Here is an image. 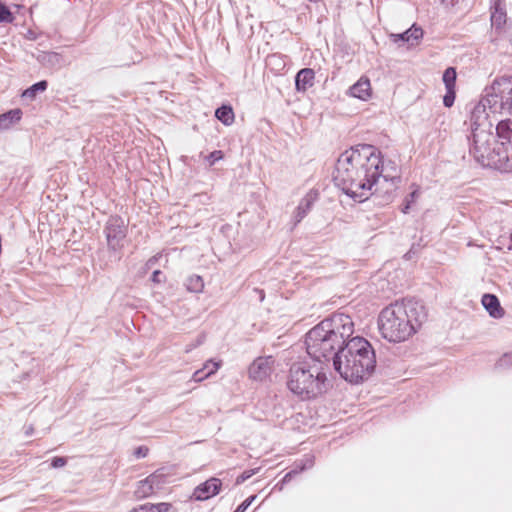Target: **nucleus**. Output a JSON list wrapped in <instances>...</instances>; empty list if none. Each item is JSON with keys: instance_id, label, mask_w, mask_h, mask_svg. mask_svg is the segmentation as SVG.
Masks as SVG:
<instances>
[{"instance_id": "f257e3e1", "label": "nucleus", "mask_w": 512, "mask_h": 512, "mask_svg": "<svg viewBox=\"0 0 512 512\" xmlns=\"http://www.w3.org/2000/svg\"><path fill=\"white\" fill-rule=\"evenodd\" d=\"M427 319L425 306L415 299L391 303L379 314L378 326L389 342H402L414 335Z\"/></svg>"}, {"instance_id": "f03ea898", "label": "nucleus", "mask_w": 512, "mask_h": 512, "mask_svg": "<svg viewBox=\"0 0 512 512\" xmlns=\"http://www.w3.org/2000/svg\"><path fill=\"white\" fill-rule=\"evenodd\" d=\"M354 333V323L349 315L336 313L313 327L305 338L308 355L315 361H328L343 347Z\"/></svg>"}, {"instance_id": "7ed1b4c3", "label": "nucleus", "mask_w": 512, "mask_h": 512, "mask_svg": "<svg viewBox=\"0 0 512 512\" xmlns=\"http://www.w3.org/2000/svg\"><path fill=\"white\" fill-rule=\"evenodd\" d=\"M333 366L344 380L359 383L374 372L375 351L363 337L348 338L343 347L335 353Z\"/></svg>"}, {"instance_id": "20e7f679", "label": "nucleus", "mask_w": 512, "mask_h": 512, "mask_svg": "<svg viewBox=\"0 0 512 512\" xmlns=\"http://www.w3.org/2000/svg\"><path fill=\"white\" fill-rule=\"evenodd\" d=\"M287 386L302 400H309L326 392L329 381L321 364L298 362L290 367Z\"/></svg>"}, {"instance_id": "39448f33", "label": "nucleus", "mask_w": 512, "mask_h": 512, "mask_svg": "<svg viewBox=\"0 0 512 512\" xmlns=\"http://www.w3.org/2000/svg\"><path fill=\"white\" fill-rule=\"evenodd\" d=\"M364 160H368L367 151L359 152V145L352 147L339 156L333 173L335 185L359 202L363 201V196L367 191L364 188L365 183L356 178L358 176L357 169L361 168V163Z\"/></svg>"}, {"instance_id": "423d86ee", "label": "nucleus", "mask_w": 512, "mask_h": 512, "mask_svg": "<svg viewBox=\"0 0 512 512\" xmlns=\"http://www.w3.org/2000/svg\"><path fill=\"white\" fill-rule=\"evenodd\" d=\"M467 139L470 155L483 167L501 170V167L505 166L507 161L505 149L502 147L499 138L496 141L490 129H480L477 132H471Z\"/></svg>"}, {"instance_id": "0eeeda50", "label": "nucleus", "mask_w": 512, "mask_h": 512, "mask_svg": "<svg viewBox=\"0 0 512 512\" xmlns=\"http://www.w3.org/2000/svg\"><path fill=\"white\" fill-rule=\"evenodd\" d=\"M486 101L490 104V112L506 118L512 126V77L495 79L486 89Z\"/></svg>"}, {"instance_id": "6e6552de", "label": "nucleus", "mask_w": 512, "mask_h": 512, "mask_svg": "<svg viewBox=\"0 0 512 512\" xmlns=\"http://www.w3.org/2000/svg\"><path fill=\"white\" fill-rule=\"evenodd\" d=\"M367 151V161L364 160L361 163V168L358 170V176L356 178L360 179L361 182L365 183L366 193L363 196V201L368 199L370 195H372V189L375 185L376 179L379 177V167L381 163L380 154L377 152V149L372 145H359V152Z\"/></svg>"}, {"instance_id": "1a4fd4ad", "label": "nucleus", "mask_w": 512, "mask_h": 512, "mask_svg": "<svg viewBox=\"0 0 512 512\" xmlns=\"http://www.w3.org/2000/svg\"><path fill=\"white\" fill-rule=\"evenodd\" d=\"M105 235L109 249L119 251L124 246L127 227L120 217H110L105 226Z\"/></svg>"}, {"instance_id": "9d476101", "label": "nucleus", "mask_w": 512, "mask_h": 512, "mask_svg": "<svg viewBox=\"0 0 512 512\" xmlns=\"http://www.w3.org/2000/svg\"><path fill=\"white\" fill-rule=\"evenodd\" d=\"M487 109L490 110V104L486 101V95L474 106L470 114V128L471 132H477L480 129L492 128V123L489 121Z\"/></svg>"}, {"instance_id": "9b49d317", "label": "nucleus", "mask_w": 512, "mask_h": 512, "mask_svg": "<svg viewBox=\"0 0 512 512\" xmlns=\"http://www.w3.org/2000/svg\"><path fill=\"white\" fill-rule=\"evenodd\" d=\"M509 121H499L496 126L497 138L501 140L502 147L505 149L507 161L501 170L512 171V126Z\"/></svg>"}, {"instance_id": "f8f14e48", "label": "nucleus", "mask_w": 512, "mask_h": 512, "mask_svg": "<svg viewBox=\"0 0 512 512\" xmlns=\"http://www.w3.org/2000/svg\"><path fill=\"white\" fill-rule=\"evenodd\" d=\"M273 363L272 357L257 358L249 368L250 377L254 380H264L270 375Z\"/></svg>"}, {"instance_id": "ddd939ff", "label": "nucleus", "mask_w": 512, "mask_h": 512, "mask_svg": "<svg viewBox=\"0 0 512 512\" xmlns=\"http://www.w3.org/2000/svg\"><path fill=\"white\" fill-rule=\"evenodd\" d=\"M221 481L217 478H210L206 482L198 485L193 492L195 500H207L220 492Z\"/></svg>"}, {"instance_id": "4468645a", "label": "nucleus", "mask_w": 512, "mask_h": 512, "mask_svg": "<svg viewBox=\"0 0 512 512\" xmlns=\"http://www.w3.org/2000/svg\"><path fill=\"white\" fill-rule=\"evenodd\" d=\"M399 183L400 180L379 179L378 177L372 189V194L382 196L384 202H390L393 198V192L398 188Z\"/></svg>"}, {"instance_id": "2eb2a0df", "label": "nucleus", "mask_w": 512, "mask_h": 512, "mask_svg": "<svg viewBox=\"0 0 512 512\" xmlns=\"http://www.w3.org/2000/svg\"><path fill=\"white\" fill-rule=\"evenodd\" d=\"M372 89L370 80L362 76L354 85L349 88V95L366 101L371 97Z\"/></svg>"}, {"instance_id": "dca6fc26", "label": "nucleus", "mask_w": 512, "mask_h": 512, "mask_svg": "<svg viewBox=\"0 0 512 512\" xmlns=\"http://www.w3.org/2000/svg\"><path fill=\"white\" fill-rule=\"evenodd\" d=\"M315 72L311 68L301 69L295 77V88L298 92H306L314 85Z\"/></svg>"}, {"instance_id": "f3484780", "label": "nucleus", "mask_w": 512, "mask_h": 512, "mask_svg": "<svg viewBox=\"0 0 512 512\" xmlns=\"http://www.w3.org/2000/svg\"><path fill=\"white\" fill-rule=\"evenodd\" d=\"M401 180L398 164L391 159L381 158L379 179Z\"/></svg>"}, {"instance_id": "a211bd4d", "label": "nucleus", "mask_w": 512, "mask_h": 512, "mask_svg": "<svg viewBox=\"0 0 512 512\" xmlns=\"http://www.w3.org/2000/svg\"><path fill=\"white\" fill-rule=\"evenodd\" d=\"M481 302L491 317L496 319L503 317L504 309L501 307L499 299L495 295L484 294Z\"/></svg>"}, {"instance_id": "6ab92c4d", "label": "nucleus", "mask_w": 512, "mask_h": 512, "mask_svg": "<svg viewBox=\"0 0 512 512\" xmlns=\"http://www.w3.org/2000/svg\"><path fill=\"white\" fill-rule=\"evenodd\" d=\"M423 31L419 27L412 26L408 30L400 34H391V38L394 42H407L410 45H415L418 43L419 39L422 38Z\"/></svg>"}, {"instance_id": "aec40b11", "label": "nucleus", "mask_w": 512, "mask_h": 512, "mask_svg": "<svg viewBox=\"0 0 512 512\" xmlns=\"http://www.w3.org/2000/svg\"><path fill=\"white\" fill-rule=\"evenodd\" d=\"M316 200V194L310 192L300 201L294 213V221L295 224H298L302 221V219L307 215L310 211L313 203Z\"/></svg>"}, {"instance_id": "412c9836", "label": "nucleus", "mask_w": 512, "mask_h": 512, "mask_svg": "<svg viewBox=\"0 0 512 512\" xmlns=\"http://www.w3.org/2000/svg\"><path fill=\"white\" fill-rule=\"evenodd\" d=\"M22 111L20 109H12L0 115V131L9 129L14 123L21 119Z\"/></svg>"}, {"instance_id": "4be33fe9", "label": "nucleus", "mask_w": 512, "mask_h": 512, "mask_svg": "<svg viewBox=\"0 0 512 512\" xmlns=\"http://www.w3.org/2000/svg\"><path fill=\"white\" fill-rule=\"evenodd\" d=\"M153 479L154 477H147L137 483L134 494L138 499L149 497L155 492L153 488Z\"/></svg>"}, {"instance_id": "5701e85b", "label": "nucleus", "mask_w": 512, "mask_h": 512, "mask_svg": "<svg viewBox=\"0 0 512 512\" xmlns=\"http://www.w3.org/2000/svg\"><path fill=\"white\" fill-rule=\"evenodd\" d=\"M216 118L224 125H231L234 122V112L230 106L223 105L215 112Z\"/></svg>"}, {"instance_id": "b1692460", "label": "nucleus", "mask_w": 512, "mask_h": 512, "mask_svg": "<svg viewBox=\"0 0 512 512\" xmlns=\"http://www.w3.org/2000/svg\"><path fill=\"white\" fill-rule=\"evenodd\" d=\"M38 59L43 65L55 67L61 65L62 57L56 52H45Z\"/></svg>"}, {"instance_id": "393cba45", "label": "nucleus", "mask_w": 512, "mask_h": 512, "mask_svg": "<svg viewBox=\"0 0 512 512\" xmlns=\"http://www.w3.org/2000/svg\"><path fill=\"white\" fill-rule=\"evenodd\" d=\"M506 22V12L499 6H495L494 11L491 14L492 26L496 29H501Z\"/></svg>"}, {"instance_id": "a878e982", "label": "nucleus", "mask_w": 512, "mask_h": 512, "mask_svg": "<svg viewBox=\"0 0 512 512\" xmlns=\"http://www.w3.org/2000/svg\"><path fill=\"white\" fill-rule=\"evenodd\" d=\"M186 287L190 292L199 293L204 288V282L199 275L189 276L186 280Z\"/></svg>"}, {"instance_id": "bb28decb", "label": "nucleus", "mask_w": 512, "mask_h": 512, "mask_svg": "<svg viewBox=\"0 0 512 512\" xmlns=\"http://www.w3.org/2000/svg\"><path fill=\"white\" fill-rule=\"evenodd\" d=\"M48 83L45 80L39 81L26 89L22 96L29 99H34L38 92H44L47 89Z\"/></svg>"}, {"instance_id": "cd10ccee", "label": "nucleus", "mask_w": 512, "mask_h": 512, "mask_svg": "<svg viewBox=\"0 0 512 512\" xmlns=\"http://www.w3.org/2000/svg\"><path fill=\"white\" fill-rule=\"evenodd\" d=\"M456 70L453 67L447 68L443 73V82L446 89L455 88Z\"/></svg>"}, {"instance_id": "c85d7f7f", "label": "nucleus", "mask_w": 512, "mask_h": 512, "mask_svg": "<svg viewBox=\"0 0 512 512\" xmlns=\"http://www.w3.org/2000/svg\"><path fill=\"white\" fill-rule=\"evenodd\" d=\"M419 195H420L419 189H415L405 198V203L402 208L403 213L406 214L409 212V210L412 207V204H414L416 202Z\"/></svg>"}, {"instance_id": "c756f323", "label": "nucleus", "mask_w": 512, "mask_h": 512, "mask_svg": "<svg viewBox=\"0 0 512 512\" xmlns=\"http://www.w3.org/2000/svg\"><path fill=\"white\" fill-rule=\"evenodd\" d=\"M216 372H217V366H215V365H212V368L208 372H203V370L199 369L193 373L192 380L194 382H201Z\"/></svg>"}, {"instance_id": "7c9ffc66", "label": "nucleus", "mask_w": 512, "mask_h": 512, "mask_svg": "<svg viewBox=\"0 0 512 512\" xmlns=\"http://www.w3.org/2000/svg\"><path fill=\"white\" fill-rule=\"evenodd\" d=\"M148 477H154V479H153L154 490L160 489L162 487V485L165 483L164 474L160 473L159 471L154 472L153 474L149 475Z\"/></svg>"}, {"instance_id": "2f4dec72", "label": "nucleus", "mask_w": 512, "mask_h": 512, "mask_svg": "<svg viewBox=\"0 0 512 512\" xmlns=\"http://www.w3.org/2000/svg\"><path fill=\"white\" fill-rule=\"evenodd\" d=\"M455 101V88L446 89V94L443 97V104L445 107H451Z\"/></svg>"}, {"instance_id": "473e14b6", "label": "nucleus", "mask_w": 512, "mask_h": 512, "mask_svg": "<svg viewBox=\"0 0 512 512\" xmlns=\"http://www.w3.org/2000/svg\"><path fill=\"white\" fill-rule=\"evenodd\" d=\"M14 19L10 10L4 6L0 5V22H12Z\"/></svg>"}, {"instance_id": "72a5a7b5", "label": "nucleus", "mask_w": 512, "mask_h": 512, "mask_svg": "<svg viewBox=\"0 0 512 512\" xmlns=\"http://www.w3.org/2000/svg\"><path fill=\"white\" fill-rule=\"evenodd\" d=\"M498 367L507 368L512 366V352L504 354L497 362Z\"/></svg>"}, {"instance_id": "f704fd0d", "label": "nucleus", "mask_w": 512, "mask_h": 512, "mask_svg": "<svg viewBox=\"0 0 512 512\" xmlns=\"http://www.w3.org/2000/svg\"><path fill=\"white\" fill-rule=\"evenodd\" d=\"M205 341V336L202 334V335H199L197 337V339L195 340V342H192L188 345H186L185 347V353H189L191 352L193 349H195L196 347L200 346L201 344H203Z\"/></svg>"}, {"instance_id": "c9c22d12", "label": "nucleus", "mask_w": 512, "mask_h": 512, "mask_svg": "<svg viewBox=\"0 0 512 512\" xmlns=\"http://www.w3.org/2000/svg\"><path fill=\"white\" fill-rule=\"evenodd\" d=\"M224 154L221 150H215L207 156V161L210 165H213L216 161L221 160Z\"/></svg>"}, {"instance_id": "e433bc0d", "label": "nucleus", "mask_w": 512, "mask_h": 512, "mask_svg": "<svg viewBox=\"0 0 512 512\" xmlns=\"http://www.w3.org/2000/svg\"><path fill=\"white\" fill-rule=\"evenodd\" d=\"M255 498V495L250 496L243 503H241L234 512H245V510L251 505Z\"/></svg>"}, {"instance_id": "4c0bfd02", "label": "nucleus", "mask_w": 512, "mask_h": 512, "mask_svg": "<svg viewBox=\"0 0 512 512\" xmlns=\"http://www.w3.org/2000/svg\"><path fill=\"white\" fill-rule=\"evenodd\" d=\"M67 463V459L64 457H54L51 462V466L53 468H61L64 467Z\"/></svg>"}, {"instance_id": "58836bf2", "label": "nucleus", "mask_w": 512, "mask_h": 512, "mask_svg": "<svg viewBox=\"0 0 512 512\" xmlns=\"http://www.w3.org/2000/svg\"><path fill=\"white\" fill-rule=\"evenodd\" d=\"M212 365L217 366V370H218V369L220 368L221 362H214L213 360H208V361H206V363L203 365V367L201 368V370H203V372H208V371L212 368Z\"/></svg>"}, {"instance_id": "ea45409f", "label": "nucleus", "mask_w": 512, "mask_h": 512, "mask_svg": "<svg viewBox=\"0 0 512 512\" xmlns=\"http://www.w3.org/2000/svg\"><path fill=\"white\" fill-rule=\"evenodd\" d=\"M148 453V449L146 447H138L136 450H135V455L136 457L138 458H143L147 455Z\"/></svg>"}, {"instance_id": "a19ab883", "label": "nucleus", "mask_w": 512, "mask_h": 512, "mask_svg": "<svg viewBox=\"0 0 512 512\" xmlns=\"http://www.w3.org/2000/svg\"><path fill=\"white\" fill-rule=\"evenodd\" d=\"M161 276H162V272L160 270H155L152 274L151 279L154 283H160L162 281Z\"/></svg>"}, {"instance_id": "79ce46f5", "label": "nucleus", "mask_w": 512, "mask_h": 512, "mask_svg": "<svg viewBox=\"0 0 512 512\" xmlns=\"http://www.w3.org/2000/svg\"><path fill=\"white\" fill-rule=\"evenodd\" d=\"M445 6H454L458 0H440Z\"/></svg>"}, {"instance_id": "37998d69", "label": "nucleus", "mask_w": 512, "mask_h": 512, "mask_svg": "<svg viewBox=\"0 0 512 512\" xmlns=\"http://www.w3.org/2000/svg\"><path fill=\"white\" fill-rule=\"evenodd\" d=\"M296 473H297V471H296V470H292V471L288 472V473L284 476L283 481H284V482L288 481V480L292 477V475H294V474H296Z\"/></svg>"}, {"instance_id": "c03bdc74", "label": "nucleus", "mask_w": 512, "mask_h": 512, "mask_svg": "<svg viewBox=\"0 0 512 512\" xmlns=\"http://www.w3.org/2000/svg\"><path fill=\"white\" fill-rule=\"evenodd\" d=\"M251 476V473H248V472H244L239 478H238V482L239 481H244L246 479H248L249 477Z\"/></svg>"}, {"instance_id": "a18cd8bd", "label": "nucleus", "mask_w": 512, "mask_h": 512, "mask_svg": "<svg viewBox=\"0 0 512 512\" xmlns=\"http://www.w3.org/2000/svg\"><path fill=\"white\" fill-rule=\"evenodd\" d=\"M255 291L259 294L260 301H263L265 297L264 291L260 289H255Z\"/></svg>"}, {"instance_id": "49530a36", "label": "nucleus", "mask_w": 512, "mask_h": 512, "mask_svg": "<svg viewBox=\"0 0 512 512\" xmlns=\"http://www.w3.org/2000/svg\"><path fill=\"white\" fill-rule=\"evenodd\" d=\"M29 39H35V36H34V33L29 31V36H28Z\"/></svg>"}, {"instance_id": "de8ad7c7", "label": "nucleus", "mask_w": 512, "mask_h": 512, "mask_svg": "<svg viewBox=\"0 0 512 512\" xmlns=\"http://www.w3.org/2000/svg\"><path fill=\"white\" fill-rule=\"evenodd\" d=\"M155 262V259L154 258H151L149 259V261L147 262V265H152L153 263Z\"/></svg>"}, {"instance_id": "09e8293b", "label": "nucleus", "mask_w": 512, "mask_h": 512, "mask_svg": "<svg viewBox=\"0 0 512 512\" xmlns=\"http://www.w3.org/2000/svg\"><path fill=\"white\" fill-rule=\"evenodd\" d=\"M32 430H33V429H32L31 427H29V428L26 430V434H27V435H30V434L32 433Z\"/></svg>"}]
</instances>
